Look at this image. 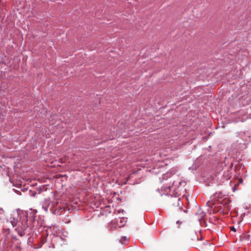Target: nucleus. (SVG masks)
Segmentation results:
<instances>
[{"label":"nucleus","mask_w":251,"mask_h":251,"mask_svg":"<svg viewBox=\"0 0 251 251\" xmlns=\"http://www.w3.org/2000/svg\"><path fill=\"white\" fill-rule=\"evenodd\" d=\"M168 202L169 205L173 208L179 209H181L182 208V202L181 199L178 197H169Z\"/></svg>","instance_id":"f257e3e1"},{"label":"nucleus","mask_w":251,"mask_h":251,"mask_svg":"<svg viewBox=\"0 0 251 251\" xmlns=\"http://www.w3.org/2000/svg\"><path fill=\"white\" fill-rule=\"evenodd\" d=\"M9 220H10V222L11 225H12L13 227H14L17 225V223H18L17 219H16V218H15L14 217H10L9 218Z\"/></svg>","instance_id":"f03ea898"},{"label":"nucleus","mask_w":251,"mask_h":251,"mask_svg":"<svg viewBox=\"0 0 251 251\" xmlns=\"http://www.w3.org/2000/svg\"><path fill=\"white\" fill-rule=\"evenodd\" d=\"M199 212L201 216V218H203L205 216V213L202 212L201 210H199Z\"/></svg>","instance_id":"7ed1b4c3"},{"label":"nucleus","mask_w":251,"mask_h":251,"mask_svg":"<svg viewBox=\"0 0 251 251\" xmlns=\"http://www.w3.org/2000/svg\"><path fill=\"white\" fill-rule=\"evenodd\" d=\"M230 229L233 231H236V229L234 227V226H231L230 227Z\"/></svg>","instance_id":"20e7f679"},{"label":"nucleus","mask_w":251,"mask_h":251,"mask_svg":"<svg viewBox=\"0 0 251 251\" xmlns=\"http://www.w3.org/2000/svg\"><path fill=\"white\" fill-rule=\"evenodd\" d=\"M239 180L241 183H242L243 180L242 179H240Z\"/></svg>","instance_id":"39448f33"}]
</instances>
